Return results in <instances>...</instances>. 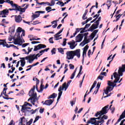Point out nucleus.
<instances>
[{"instance_id": "f257e3e1", "label": "nucleus", "mask_w": 125, "mask_h": 125, "mask_svg": "<svg viewBox=\"0 0 125 125\" xmlns=\"http://www.w3.org/2000/svg\"><path fill=\"white\" fill-rule=\"evenodd\" d=\"M125 64H122L121 66L119 67L118 69V73L117 72H114L113 73V77L115 80L113 81V82H111V81H108L107 84L109 86L106 87V89L104 90L105 94H108L109 92L112 91L113 89H114V87L117 85V83L119 82L120 79V77H122L123 75V73H125Z\"/></svg>"}, {"instance_id": "f03ea898", "label": "nucleus", "mask_w": 125, "mask_h": 125, "mask_svg": "<svg viewBox=\"0 0 125 125\" xmlns=\"http://www.w3.org/2000/svg\"><path fill=\"white\" fill-rule=\"evenodd\" d=\"M108 119V116L104 115L102 117L95 118H91L90 120L88 121V124H91L92 125H102L104 123V120H107Z\"/></svg>"}, {"instance_id": "7ed1b4c3", "label": "nucleus", "mask_w": 125, "mask_h": 125, "mask_svg": "<svg viewBox=\"0 0 125 125\" xmlns=\"http://www.w3.org/2000/svg\"><path fill=\"white\" fill-rule=\"evenodd\" d=\"M8 3H10L12 7H13L14 9H10L9 8L10 11H12V10H15L16 11H21V12H25L26 10L28 7H29V4L26 5V6L24 8H21L20 6H19L17 4H14L13 1H9Z\"/></svg>"}, {"instance_id": "20e7f679", "label": "nucleus", "mask_w": 125, "mask_h": 125, "mask_svg": "<svg viewBox=\"0 0 125 125\" xmlns=\"http://www.w3.org/2000/svg\"><path fill=\"white\" fill-rule=\"evenodd\" d=\"M36 89V86L34 85L33 87L31 88V89L29 91V95L31 97L28 100V101H30L31 100V103L33 104V105H35V103L38 99L37 98V93H35V89Z\"/></svg>"}, {"instance_id": "39448f33", "label": "nucleus", "mask_w": 125, "mask_h": 125, "mask_svg": "<svg viewBox=\"0 0 125 125\" xmlns=\"http://www.w3.org/2000/svg\"><path fill=\"white\" fill-rule=\"evenodd\" d=\"M108 111H109V105L105 106L102 108V110L98 111L96 113L95 116L98 117V116H100V117H101V116L104 115V114H107Z\"/></svg>"}, {"instance_id": "423d86ee", "label": "nucleus", "mask_w": 125, "mask_h": 125, "mask_svg": "<svg viewBox=\"0 0 125 125\" xmlns=\"http://www.w3.org/2000/svg\"><path fill=\"white\" fill-rule=\"evenodd\" d=\"M101 21V17H100L98 20L96 21V22H95V23L92 24L91 27L89 28V31H90V32H93V30H95V29H97L98 28V26H99V21Z\"/></svg>"}, {"instance_id": "0eeeda50", "label": "nucleus", "mask_w": 125, "mask_h": 125, "mask_svg": "<svg viewBox=\"0 0 125 125\" xmlns=\"http://www.w3.org/2000/svg\"><path fill=\"white\" fill-rule=\"evenodd\" d=\"M25 42L24 40H21V36H17V39H15L14 43L15 44H19V45H22V43Z\"/></svg>"}, {"instance_id": "6e6552de", "label": "nucleus", "mask_w": 125, "mask_h": 125, "mask_svg": "<svg viewBox=\"0 0 125 125\" xmlns=\"http://www.w3.org/2000/svg\"><path fill=\"white\" fill-rule=\"evenodd\" d=\"M19 125H32L29 122H27V120L25 119V117H23L20 118L19 120Z\"/></svg>"}, {"instance_id": "1a4fd4ad", "label": "nucleus", "mask_w": 125, "mask_h": 125, "mask_svg": "<svg viewBox=\"0 0 125 125\" xmlns=\"http://www.w3.org/2000/svg\"><path fill=\"white\" fill-rule=\"evenodd\" d=\"M66 59L67 60H72V59H74V52L73 51H67L66 53Z\"/></svg>"}, {"instance_id": "9d476101", "label": "nucleus", "mask_w": 125, "mask_h": 125, "mask_svg": "<svg viewBox=\"0 0 125 125\" xmlns=\"http://www.w3.org/2000/svg\"><path fill=\"white\" fill-rule=\"evenodd\" d=\"M35 59H36L35 58V54L30 55L29 56L25 57V60H28L29 63H30L34 62V60H35Z\"/></svg>"}, {"instance_id": "9b49d317", "label": "nucleus", "mask_w": 125, "mask_h": 125, "mask_svg": "<svg viewBox=\"0 0 125 125\" xmlns=\"http://www.w3.org/2000/svg\"><path fill=\"white\" fill-rule=\"evenodd\" d=\"M46 47V45L42 44H39L37 46H34V51H38V50H40V49H42V48H45Z\"/></svg>"}, {"instance_id": "f8f14e48", "label": "nucleus", "mask_w": 125, "mask_h": 125, "mask_svg": "<svg viewBox=\"0 0 125 125\" xmlns=\"http://www.w3.org/2000/svg\"><path fill=\"white\" fill-rule=\"evenodd\" d=\"M67 44L69 45L70 49H74L77 46V44H76V42L74 40L72 42H68Z\"/></svg>"}, {"instance_id": "ddd939ff", "label": "nucleus", "mask_w": 125, "mask_h": 125, "mask_svg": "<svg viewBox=\"0 0 125 125\" xmlns=\"http://www.w3.org/2000/svg\"><path fill=\"white\" fill-rule=\"evenodd\" d=\"M90 42V40L87 39V37L85 36L83 41L81 43L82 46H84L86 43H88Z\"/></svg>"}, {"instance_id": "4468645a", "label": "nucleus", "mask_w": 125, "mask_h": 125, "mask_svg": "<svg viewBox=\"0 0 125 125\" xmlns=\"http://www.w3.org/2000/svg\"><path fill=\"white\" fill-rule=\"evenodd\" d=\"M74 56H77L78 58L81 57V49H78L76 50L73 51Z\"/></svg>"}, {"instance_id": "2eb2a0df", "label": "nucleus", "mask_w": 125, "mask_h": 125, "mask_svg": "<svg viewBox=\"0 0 125 125\" xmlns=\"http://www.w3.org/2000/svg\"><path fill=\"white\" fill-rule=\"evenodd\" d=\"M15 21L16 23H20L22 21V17L21 15H19L18 16L15 15Z\"/></svg>"}, {"instance_id": "dca6fc26", "label": "nucleus", "mask_w": 125, "mask_h": 125, "mask_svg": "<svg viewBox=\"0 0 125 125\" xmlns=\"http://www.w3.org/2000/svg\"><path fill=\"white\" fill-rule=\"evenodd\" d=\"M83 34H79L78 35V36L76 37V42H80L81 41H83Z\"/></svg>"}, {"instance_id": "f3484780", "label": "nucleus", "mask_w": 125, "mask_h": 125, "mask_svg": "<svg viewBox=\"0 0 125 125\" xmlns=\"http://www.w3.org/2000/svg\"><path fill=\"white\" fill-rule=\"evenodd\" d=\"M88 47L89 46L88 45H86L85 47L83 48V61L84 60V55H86V51H87V50L88 49Z\"/></svg>"}, {"instance_id": "a211bd4d", "label": "nucleus", "mask_w": 125, "mask_h": 125, "mask_svg": "<svg viewBox=\"0 0 125 125\" xmlns=\"http://www.w3.org/2000/svg\"><path fill=\"white\" fill-rule=\"evenodd\" d=\"M53 101H54V100H48L45 101V102L43 103V105H47V106H50V105H51L52 103H53Z\"/></svg>"}, {"instance_id": "6ab92c4d", "label": "nucleus", "mask_w": 125, "mask_h": 125, "mask_svg": "<svg viewBox=\"0 0 125 125\" xmlns=\"http://www.w3.org/2000/svg\"><path fill=\"white\" fill-rule=\"evenodd\" d=\"M20 59L21 60L20 61L21 62V67H24L25 66V64H26V61H25V58H21Z\"/></svg>"}, {"instance_id": "aec40b11", "label": "nucleus", "mask_w": 125, "mask_h": 125, "mask_svg": "<svg viewBox=\"0 0 125 125\" xmlns=\"http://www.w3.org/2000/svg\"><path fill=\"white\" fill-rule=\"evenodd\" d=\"M21 111V112H22V113H27V112L29 111V110H28V109L27 108V106L24 105V104L22 106V108Z\"/></svg>"}, {"instance_id": "412c9836", "label": "nucleus", "mask_w": 125, "mask_h": 125, "mask_svg": "<svg viewBox=\"0 0 125 125\" xmlns=\"http://www.w3.org/2000/svg\"><path fill=\"white\" fill-rule=\"evenodd\" d=\"M9 9H4L3 10L1 11V14H2V15H8V13H9Z\"/></svg>"}, {"instance_id": "4be33fe9", "label": "nucleus", "mask_w": 125, "mask_h": 125, "mask_svg": "<svg viewBox=\"0 0 125 125\" xmlns=\"http://www.w3.org/2000/svg\"><path fill=\"white\" fill-rule=\"evenodd\" d=\"M0 45H3L4 47L6 46L7 47H9L8 44H6V42L3 40H0Z\"/></svg>"}, {"instance_id": "5701e85b", "label": "nucleus", "mask_w": 125, "mask_h": 125, "mask_svg": "<svg viewBox=\"0 0 125 125\" xmlns=\"http://www.w3.org/2000/svg\"><path fill=\"white\" fill-rule=\"evenodd\" d=\"M106 72H101L100 75L98 77V79L102 81V80H103V78H104V76H106Z\"/></svg>"}, {"instance_id": "b1692460", "label": "nucleus", "mask_w": 125, "mask_h": 125, "mask_svg": "<svg viewBox=\"0 0 125 125\" xmlns=\"http://www.w3.org/2000/svg\"><path fill=\"white\" fill-rule=\"evenodd\" d=\"M68 87H69V86L67 85V83H64L62 84V90L64 89V91H66Z\"/></svg>"}, {"instance_id": "393cba45", "label": "nucleus", "mask_w": 125, "mask_h": 125, "mask_svg": "<svg viewBox=\"0 0 125 125\" xmlns=\"http://www.w3.org/2000/svg\"><path fill=\"white\" fill-rule=\"evenodd\" d=\"M62 32H63V28L54 35V38H59V37L61 36L59 35H60Z\"/></svg>"}, {"instance_id": "a878e982", "label": "nucleus", "mask_w": 125, "mask_h": 125, "mask_svg": "<svg viewBox=\"0 0 125 125\" xmlns=\"http://www.w3.org/2000/svg\"><path fill=\"white\" fill-rule=\"evenodd\" d=\"M17 33L16 34L17 35V36H20V33L22 32V28L21 27H18L17 30Z\"/></svg>"}, {"instance_id": "bb28decb", "label": "nucleus", "mask_w": 125, "mask_h": 125, "mask_svg": "<svg viewBox=\"0 0 125 125\" xmlns=\"http://www.w3.org/2000/svg\"><path fill=\"white\" fill-rule=\"evenodd\" d=\"M40 17V14L38 13H36L35 15H33L32 16V21L35 20V19H36V18H38V17Z\"/></svg>"}, {"instance_id": "cd10ccee", "label": "nucleus", "mask_w": 125, "mask_h": 125, "mask_svg": "<svg viewBox=\"0 0 125 125\" xmlns=\"http://www.w3.org/2000/svg\"><path fill=\"white\" fill-rule=\"evenodd\" d=\"M99 15H100V14H96L95 15L94 17L93 18H95V19H94L92 21H91L90 22V23H93V22H95L96 20H97V19L98 18V17H99Z\"/></svg>"}, {"instance_id": "c85d7f7f", "label": "nucleus", "mask_w": 125, "mask_h": 125, "mask_svg": "<svg viewBox=\"0 0 125 125\" xmlns=\"http://www.w3.org/2000/svg\"><path fill=\"white\" fill-rule=\"evenodd\" d=\"M56 96H57V94H56L55 93H54L48 97V99H51V98H55Z\"/></svg>"}, {"instance_id": "c756f323", "label": "nucleus", "mask_w": 125, "mask_h": 125, "mask_svg": "<svg viewBox=\"0 0 125 125\" xmlns=\"http://www.w3.org/2000/svg\"><path fill=\"white\" fill-rule=\"evenodd\" d=\"M100 87V83L99 84V83H98L97 85V87H96V91H95L94 93H95V94H96V93H97V92H98V90L99 89Z\"/></svg>"}, {"instance_id": "7c9ffc66", "label": "nucleus", "mask_w": 125, "mask_h": 125, "mask_svg": "<svg viewBox=\"0 0 125 125\" xmlns=\"http://www.w3.org/2000/svg\"><path fill=\"white\" fill-rule=\"evenodd\" d=\"M58 50L59 52H60L62 54H64V50H63V48H59L58 49Z\"/></svg>"}, {"instance_id": "2f4dec72", "label": "nucleus", "mask_w": 125, "mask_h": 125, "mask_svg": "<svg viewBox=\"0 0 125 125\" xmlns=\"http://www.w3.org/2000/svg\"><path fill=\"white\" fill-rule=\"evenodd\" d=\"M56 4H59V5H60L61 7L64 6V3L63 2H61L60 1H59Z\"/></svg>"}, {"instance_id": "473e14b6", "label": "nucleus", "mask_w": 125, "mask_h": 125, "mask_svg": "<svg viewBox=\"0 0 125 125\" xmlns=\"http://www.w3.org/2000/svg\"><path fill=\"white\" fill-rule=\"evenodd\" d=\"M35 81H36V88L37 90H38V84H39V83H40V80H39V79H38V78H35Z\"/></svg>"}, {"instance_id": "72a5a7b5", "label": "nucleus", "mask_w": 125, "mask_h": 125, "mask_svg": "<svg viewBox=\"0 0 125 125\" xmlns=\"http://www.w3.org/2000/svg\"><path fill=\"white\" fill-rule=\"evenodd\" d=\"M51 7L48 6L45 8V10L46 11H47V12H50V11H51Z\"/></svg>"}, {"instance_id": "f704fd0d", "label": "nucleus", "mask_w": 125, "mask_h": 125, "mask_svg": "<svg viewBox=\"0 0 125 125\" xmlns=\"http://www.w3.org/2000/svg\"><path fill=\"white\" fill-rule=\"evenodd\" d=\"M76 70H75L73 73L72 74L71 76L70 77L71 80H73L75 78V75H76Z\"/></svg>"}, {"instance_id": "c9c22d12", "label": "nucleus", "mask_w": 125, "mask_h": 125, "mask_svg": "<svg viewBox=\"0 0 125 125\" xmlns=\"http://www.w3.org/2000/svg\"><path fill=\"white\" fill-rule=\"evenodd\" d=\"M7 90V88H3V94H4V95L5 96H8L7 95H6V90Z\"/></svg>"}, {"instance_id": "e433bc0d", "label": "nucleus", "mask_w": 125, "mask_h": 125, "mask_svg": "<svg viewBox=\"0 0 125 125\" xmlns=\"http://www.w3.org/2000/svg\"><path fill=\"white\" fill-rule=\"evenodd\" d=\"M62 93H63V92H60L59 93L57 101H59V99H60V98H61V96L62 95Z\"/></svg>"}, {"instance_id": "4c0bfd02", "label": "nucleus", "mask_w": 125, "mask_h": 125, "mask_svg": "<svg viewBox=\"0 0 125 125\" xmlns=\"http://www.w3.org/2000/svg\"><path fill=\"white\" fill-rule=\"evenodd\" d=\"M97 33H98V30H95L93 31V32L92 33V36L93 38L95 37V35H96V34H97Z\"/></svg>"}, {"instance_id": "58836bf2", "label": "nucleus", "mask_w": 125, "mask_h": 125, "mask_svg": "<svg viewBox=\"0 0 125 125\" xmlns=\"http://www.w3.org/2000/svg\"><path fill=\"white\" fill-rule=\"evenodd\" d=\"M122 14H119V15L117 16L116 18V22H117V21H119V20L120 19V18H121V17L122 16Z\"/></svg>"}, {"instance_id": "ea45409f", "label": "nucleus", "mask_w": 125, "mask_h": 125, "mask_svg": "<svg viewBox=\"0 0 125 125\" xmlns=\"http://www.w3.org/2000/svg\"><path fill=\"white\" fill-rule=\"evenodd\" d=\"M42 90H43V86L42 85V84H41L40 86V90H37L38 92H42Z\"/></svg>"}, {"instance_id": "a19ab883", "label": "nucleus", "mask_w": 125, "mask_h": 125, "mask_svg": "<svg viewBox=\"0 0 125 125\" xmlns=\"http://www.w3.org/2000/svg\"><path fill=\"white\" fill-rule=\"evenodd\" d=\"M36 6H37V5H42L43 4H45V2H38V1H36Z\"/></svg>"}, {"instance_id": "79ce46f5", "label": "nucleus", "mask_w": 125, "mask_h": 125, "mask_svg": "<svg viewBox=\"0 0 125 125\" xmlns=\"http://www.w3.org/2000/svg\"><path fill=\"white\" fill-rule=\"evenodd\" d=\"M66 43H67V39H63V42H62V46H65V45H66Z\"/></svg>"}, {"instance_id": "37998d69", "label": "nucleus", "mask_w": 125, "mask_h": 125, "mask_svg": "<svg viewBox=\"0 0 125 125\" xmlns=\"http://www.w3.org/2000/svg\"><path fill=\"white\" fill-rule=\"evenodd\" d=\"M38 110H39V109H36L35 110H34V109H32L31 110V114H36V113H37V111H38Z\"/></svg>"}, {"instance_id": "c03bdc74", "label": "nucleus", "mask_w": 125, "mask_h": 125, "mask_svg": "<svg viewBox=\"0 0 125 125\" xmlns=\"http://www.w3.org/2000/svg\"><path fill=\"white\" fill-rule=\"evenodd\" d=\"M51 4V6H53L54 4H55V0H52L51 1V3H50Z\"/></svg>"}, {"instance_id": "a18cd8bd", "label": "nucleus", "mask_w": 125, "mask_h": 125, "mask_svg": "<svg viewBox=\"0 0 125 125\" xmlns=\"http://www.w3.org/2000/svg\"><path fill=\"white\" fill-rule=\"evenodd\" d=\"M24 105H25L26 107L27 106H30V107H32V104L27 102H25Z\"/></svg>"}, {"instance_id": "49530a36", "label": "nucleus", "mask_w": 125, "mask_h": 125, "mask_svg": "<svg viewBox=\"0 0 125 125\" xmlns=\"http://www.w3.org/2000/svg\"><path fill=\"white\" fill-rule=\"evenodd\" d=\"M69 66L71 70H73V69L75 68V66L73 65L72 64H70Z\"/></svg>"}, {"instance_id": "de8ad7c7", "label": "nucleus", "mask_w": 125, "mask_h": 125, "mask_svg": "<svg viewBox=\"0 0 125 125\" xmlns=\"http://www.w3.org/2000/svg\"><path fill=\"white\" fill-rule=\"evenodd\" d=\"M32 49H33V48H31V49H30V47L28 48V52L27 53H25V54H29V53H30V52H32Z\"/></svg>"}, {"instance_id": "09e8293b", "label": "nucleus", "mask_w": 125, "mask_h": 125, "mask_svg": "<svg viewBox=\"0 0 125 125\" xmlns=\"http://www.w3.org/2000/svg\"><path fill=\"white\" fill-rule=\"evenodd\" d=\"M111 107H112V105H110L109 109H110V110L111 111V113H114V111H115V108L112 107V108H111Z\"/></svg>"}, {"instance_id": "8fccbe9b", "label": "nucleus", "mask_w": 125, "mask_h": 125, "mask_svg": "<svg viewBox=\"0 0 125 125\" xmlns=\"http://www.w3.org/2000/svg\"><path fill=\"white\" fill-rule=\"evenodd\" d=\"M75 102H76L75 100L70 101V104H71L72 107H73V106H74V105H75Z\"/></svg>"}, {"instance_id": "3c124183", "label": "nucleus", "mask_w": 125, "mask_h": 125, "mask_svg": "<svg viewBox=\"0 0 125 125\" xmlns=\"http://www.w3.org/2000/svg\"><path fill=\"white\" fill-rule=\"evenodd\" d=\"M91 24L88 23L86 24L85 26V27L83 28V29H87V28L89 27L90 26Z\"/></svg>"}, {"instance_id": "603ef678", "label": "nucleus", "mask_w": 125, "mask_h": 125, "mask_svg": "<svg viewBox=\"0 0 125 125\" xmlns=\"http://www.w3.org/2000/svg\"><path fill=\"white\" fill-rule=\"evenodd\" d=\"M35 13H38L39 14L40 13L43 14V13H45V12L43 11H38L35 12Z\"/></svg>"}, {"instance_id": "864d4df0", "label": "nucleus", "mask_w": 125, "mask_h": 125, "mask_svg": "<svg viewBox=\"0 0 125 125\" xmlns=\"http://www.w3.org/2000/svg\"><path fill=\"white\" fill-rule=\"evenodd\" d=\"M53 37H52V38H50L49 39V42L50 43H53L54 42H53Z\"/></svg>"}, {"instance_id": "5fc2aeb1", "label": "nucleus", "mask_w": 125, "mask_h": 125, "mask_svg": "<svg viewBox=\"0 0 125 125\" xmlns=\"http://www.w3.org/2000/svg\"><path fill=\"white\" fill-rule=\"evenodd\" d=\"M8 125H15V123L13 120H11Z\"/></svg>"}, {"instance_id": "6e6d98bb", "label": "nucleus", "mask_w": 125, "mask_h": 125, "mask_svg": "<svg viewBox=\"0 0 125 125\" xmlns=\"http://www.w3.org/2000/svg\"><path fill=\"white\" fill-rule=\"evenodd\" d=\"M41 22L39 21H33L32 23L33 25H37V24H40Z\"/></svg>"}, {"instance_id": "4d7b16f0", "label": "nucleus", "mask_w": 125, "mask_h": 125, "mask_svg": "<svg viewBox=\"0 0 125 125\" xmlns=\"http://www.w3.org/2000/svg\"><path fill=\"white\" fill-rule=\"evenodd\" d=\"M112 4V2L110 0H107L106 2V5H111Z\"/></svg>"}, {"instance_id": "13d9d810", "label": "nucleus", "mask_w": 125, "mask_h": 125, "mask_svg": "<svg viewBox=\"0 0 125 125\" xmlns=\"http://www.w3.org/2000/svg\"><path fill=\"white\" fill-rule=\"evenodd\" d=\"M29 44H30L29 43H24L22 45V47H26V46H27V45H29Z\"/></svg>"}, {"instance_id": "bf43d9fd", "label": "nucleus", "mask_w": 125, "mask_h": 125, "mask_svg": "<svg viewBox=\"0 0 125 125\" xmlns=\"http://www.w3.org/2000/svg\"><path fill=\"white\" fill-rule=\"evenodd\" d=\"M96 83H97V82H96V81H94L93 85H92L91 87H92V88H94L95 87V85H96Z\"/></svg>"}, {"instance_id": "052dcab7", "label": "nucleus", "mask_w": 125, "mask_h": 125, "mask_svg": "<svg viewBox=\"0 0 125 125\" xmlns=\"http://www.w3.org/2000/svg\"><path fill=\"white\" fill-rule=\"evenodd\" d=\"M120 125H125V119L121 121Z\"/></svg>"}, {"instance_id": "680f3d73", "label": "nucleus", "mask_w": 125, "mask_h": 125, "mask_svg": "<svg viewBox=\"0 0 125 125\" xmlns=\"http://www.w3.org/2000/svg\"><path fill=\"white\" fill-rule=\"evenodd\" d=\"M52 54H55V48H54L51 50Z\"/></svg>"}, {"instance_id": "e2e57ef3", "label": "nucleus", "mask_w": 125, "mask_h": 125, "mask_svg": "<svg viewBox=\"0 0 125 125\" xmlns=\"http://www.w3.org/2000/svg\"><path fill=\"white\" fill-rule=\"evenodd\" d=\"M2 67L3 69H5V64H4V63L1 64L0 68H2Z\"/></svg>"}, {"instance_id": "0e129e2a", "label": "nucleus", "mask_w": 125, "mask_h": 125, "mask_svg": "<svg viewBox=\"0 0 125 125\" xmlns=\"http://www.w3.org/2000/svg\"><path fill=\"white\" fill-rule=\"evenodd\" d=\"M38 57H40L41 56L40 55V54H37L36 55H35L34 58L35 59H38Z\"/></svg>"}, {"instance_id": "69168bd1", "label": "nucleus", "mask_w": 125, "mask_h": 125, "mask_svg": "<svg viewBox=\"0 0 125 125\" xmlns=\"http://www.w3.org/2000/svg\"><path fill=\"white\" fill-rule=\"evenodd\" d=\"M91 54V50H89L88 52V56L90 57V55Z\"/></svg>"}, {"instance_id": "338daca9", "label": "nucleus", "mask_w": 125, "mask_h": 125, "mask_svg": "<svg viewBox=\"0 0 125 125\" xmlns=\"http://www.w3.org/2000/svg\"><path fill=\"white\" fill-rule=\"evenodd\" d=\"M53 21L51 22V24L52 25H53V24H57V21Z\"/></svg>"}, {"instance_id": "774afa93", "label": "nucleus", "mask_w": 125, "mask_h": 125, "mask_svg": "<svg viewBox=\"0 0 125 125\" xmlns=\"http://www.w3.org/2000/svg\"><path fill=\"white\" fill-rule=\"evenodd\" d=\"M91 20H92V17H90L88 19H87L86 21L88 22H89V21H91Z\"/></svg>"}]
</instances>
